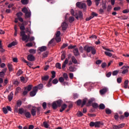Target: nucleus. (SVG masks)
<instances>
[{"label":"nucleus","instance_id":"nucleus-15","mask_svg":"<svg viewBox=\"0 0 129 129\" xmlns=\"http://www.w3.org/2000/svg\"><path fill=\"white\" fill-rule=\"evenodd\" d=\"M102 6L103 10H105L107 8L106 0H102Z\"/></svg>","mask_w":129,"mask_h":129},{"label":"nucleus","instance_id":"nucleus-27","mask_svg":"<svg viewBox=\"0 0 129 129\" xmlns=\"http://www.w3.org/2000/svg\"><path fill=\"white\" fill-rule=\"evenodd\" d=\"M69 70L71 72H75L76 71V68H75V67L71 66L69 68Z\"/></svg>","mask_w":129,"mask_h":129},{"label":"nucleus","instance_id":"nucleus-60","mask_svg":"<svg viewBox=\"0 0 129 129\" xmlns=\"http://www.w3.org/2000/svg\"><path fill=\"white\" fill-rule=\"evenodd\" d=\"M124 116L125 117H126V118L128 117V116H129V112H127V111L124 112Z\"/></svg>","mask_w":129,"mask_h":129},{"label":"nucleus","instance_id":"nucleus-41","mask_svg":"<svg viewBox=\"0 0 129 129\" xmlns=\"http://www.w3.org/2000/svg\"><path fill=\"white\" fill-rule=\"evenodd\" d=\"M118 18L121 19V20H127L128 17L126 16L125 15H123V16L119 17Z\"/></svg>","mask_w":129,"mask_h":129},{"label":"nucleus","instance_id":"nucleus-36","mask_svg":"<svg viewBox=\"0 0 129 129\" xmlns=\"http://www.w3.org/2000/svg\"><path fill=\"white\" fill-rule=\"evenodd\" d=\"M9 72H11L13 71V65L11 63H8V64Z\"/></svg>","mask_w":129,"mask_h":129},{"label":"nucleus","instance_id":"nucleus-4","mask_svg":"<svg viewBox=\"0 0 129 129\" xmlns=\"http://www.w3.org/2000/svg\"><path fill=\"white\" fill-rule=\"evenodd\" d=\"M22 12L25 14V19H28L29 18H30L31 16V12L28 11L26 7H23L22 9Z\"/></svg>","mask_w":129,"mask_h":129},{"label":"nucleus","instance_id":"nucleus-16","mask_svg":"<svg viewBox=\"0 0 129 129\" xmlns=\"http://www.w3.org/2000/svg\"><path fill=\"white\" fill-rule=\"evenodd\" d=\"M66 108H67V105L64 103L61 106V108L59 109V111L60 112H62L63 111L65 110Z\"/></svg>","mask_w":129,"mask_h":129},{"label":"nucleus","instance_id":"nucleus-12","mask_svg":"<svg viewBox=\"0 0 129 129\" xmlns=\"http://www.w3.org/2000/svg\"><path fill=\"white\" fill-rule=\"evenodd\" d=\"M108 91V89L107 88H103L102 89L100 90V94L101 95H104Z\"/></svg>","mask_w":129,"mask_h":129},{"label":"nucleus","instance_id":"nucleus-19","mask_svg":"<svg viewBox=\"0 0 129 129\" xmlns=\"http://www.w3.org/2000/svg\"><path fill=\"white\" fill-rule=\"evenodd\" d=\"M14 97V94L13 92H10V95L8 96V100L10 102L12 101Z\"/></svg>","mask_w":129,"mask_h":129},{"label":"nucleus","instance_id":"nucleus-47","mask_svg":"<svg viewBox=\"0 0 129 129\" xmlns=\"http://www.w3.org/2000/svg\"><path fill=\"white\" fill-rule=\"evenodd\" d=\"M77 114V116L79 117H82V116H83V113L81 111H79V110L78 111Z\"/></svg>","mask_w":129,"mask_h":129},{"label":"nucleus","instance_id":"nucleus-8","mask_svg":"<svg viewBox=\"0 0 129 129\" xmlns=\"http://www.w3.org/2000/svg\"><path fill=\"white\" fill-rule=\"evenodd\" d=\"M37 92H38L37 87L35 86L34 87H33L32 91L30 92V96L31 97L35 96L36 95Z\"/></svg>","mask_w":129,"mask_h":129},{"label":"nucleus","instance_id":"nucleus-6","mask_svg":"<svg viewBox=\"0 0 129 129\" xmlns=\"http://www.w3.org/2000/svg\"><path fill=\"white\" fill-rule=\"evenodd\" d=\"M87 99V98H84L83 99V101L81 99H78L76 101L77 105L78 106H80L81 105V107L83 108L84 106H85L86 104Z\"/></svg>","mask_w":129,"mask_h":129},{"label":"nucleus","instance_id":"nucleus-7","mask_svg":"<svg viewBox=\"0 0 129 129\" xmlns=\"http://www.w3.org/2000/svg\"><path fill=\"white\" fill-rule=\"evenodd\" d=\"M22 23V24L19 23V28H20V30H25V26L28 25V21H24Z\"/></svg>","mask_w":129,"mask_h":129},{"label":"nucleus","instance_id":"nucleus-52","mask_svg":"<svg viewBox=\"0 0 129 129\" xmlns=\"http://www.w3.org/2000/svg\"><path fill=\"white\" fill-rule=\"evenodd\" d=\"M5 76V72H0V77L1 78H4Z\"/></svg>","mask_w":129,"mask_h":129},{"label":"nucleus","instance_id":"nucleus-39","mask_svg":"<svg viewBox=\"0 0 129 129\" xmlns=\"http://www.w3.org/2000/svg\"><path fill=\"white\" fill-rule=\"evenodd\" d=\"M105 112L107 114H110L112 113L111 110L109 108H106Z\"/></svg>","mask_w":129,"mask_h":129},{"label":"nucleus","instance_id":"nucleus-9","mask_svg":"<svg viewBox=\"0 0 129 129\" xmlns=\"http://www.w3.org/2000/svg\"><path fill=\"white\" fill-rule=\"evenodd\" d=\"M23 15V14L19 12L16 14V16H17V18H18V20L20 21V22H24V20L23 18H22V16Z\"/></svg>","mask_w":129,"mask_h":129},{"label":"nucleus","instance_id":"nucleus-37","mask_svg":"<svg viewBox=\"0 0 129 129\" xmlns=\"http://www.w3.org/2000/svg\"><path fill=\"white\" fill-rule=\"evenodd\" d=\"M36 87L37 89L41 90L43 88V84H38L37 86H36Z\"/></svg>","mask_w":129,"mask_h":129},{"label":"nucleus","instance_id":"nucleus-59","mask_svg":"<svg viewBox=\"0 0 129 129\" xmlns=\"http://www.w3.org/2000/svg\"><path fill=\"white\" fill-rule=\"evenodd\" d=\"M87 4L89 7H90L92 5V1L91 0H87Z\"/></svg>","mask_w":129,"mask_h":129},{"label":"nucleus","instance_id":"nucleus-22","mask_svg":"<svg viewBox=\"0 0 129 129\" xmlns=\"http://www.w3.org/2000/svg\"><path fill=\"white\" fill-rule=\"evenodd\" d=\"M38 49L41 52L45 51L47 50V47L45 46H41L40 47H39Z\"/></svg>","mask_w":129,"mask_h":129},{"label":"nucleus","instance_id":"nucleus-63","mask_svg":"<svg viewBox=\"0 0 129 129\" xmlns=\"http://www.w3.org/2000/svg\"><path fill=\"white\" fill-rule=\"evenodd\" d=\"M122 13H123V14H127L129 13V9H125L124 10H123V11H122Z\"/></svg>","mask_w":129,"mask_h":129},{"label":"nucleus","instance_id":"nucleus-49","mask_svg":"<svg viewBox=\"0 0 129 129\" xmlns=\"http://www.w3.org/2000/svg\"><path fill=\"white\" fill-rule=\"evenodd\" d=\"M98 16V15L97 14L95 13V12H92L91 14V17H92V18L93 19L94 17H97Z\"/></svg>","mask_w":129,"mask_h":129},{"label":"nucleus","instance_id":"nucleus-58","mask_svg":"<svg viewBox=\"0 0 129 129\" xmlns=\"http://www.w3.org/2000/svg\"><path fill=\"white\" fill-rule=\"evenodd\" d=\"M3 112L5 113V114H7L8 111V110H7V108H6V107H4L3 108Z\"/></svg>","mask_w":129,"mask_h":129},{"label":"nucleus","instance_id":"nucleus-21","mask_svg":"<svg viewBox=\"0 0 129 129\" xmlns=\"http://www.w3.org/2000/svg\"><path fill=\"white\" fill-rule=\"evenodd\" d=\"M94 99L93 98H90L88 100V102L86 103L87 106H89L91 104V103L94 101Z\"/></svg>","mask_w":129,"mask_h":129},{"label":"nucleus","instance_id":"nucleus-13","mask_svg":"<svg viewBox=\"0 0 129 129\" xmlns=\"http://www.w3.org/2000/svg\"><path fill=\"white\" fill-rule=\"evenodd\" d=\"M69 61V59L68 58H66L64 60V61L62 63V69L64 70L66 67V64H68V62Z\"/></svg>","mask_w":129,"mask_h":129},{"label":"nucleus","instance_id":"nucleus-30","mask_svg":"<svg viewBox=\"0 0 129 129\" xmlns=\"http://www.w3.org/2000/svg\"><path fill=\"white\" fill-rule=\"evenodd\" d=\"M101 125V122L98 121L97 122H95V127H100Z\"/></svg>","mask_w":129,"mask_h":129},{"label":"nucleus","instance_id":"nucleus-42","mask_svg":"<svg viewBox=\"0 0 129 129\" xmlns=\"http://www.w3.org/2000/svg\"><path fill=\"white\" fill-rule=\"evenodd\" d=\"M119 72V70H116L113 72L112 75L113 76H117Z\"/></svg>","mask_w":129,"mask_h":129},{"label":"nucleus","instance_id":"nucleus-50","mask_svg":"<svg viewBox=\"0 0 129 129\" xmlns=\"http://www.w3.org/2000/svg\"><path fill=\"white\" fill-rule=\"evenodd\" d=\"M52 84L54 85H56L58 83V80L57 79H54L52 80Z\"/></svg>","mask_w":129,"mask_h":129},{"label":"nucleus","instance_id":"nucleus-44","mask_svg":"<svg viewBox=\"0 0 129 129\" xmlns=\"http://www.w3.org/2000/svg\"><path fill=\"white\" fill-rule=\"evenodd\" d=\"M32 86L31 85H29L28 86L26 87V89L27 90L28 92L32 90Z\"/></svg>","mask_w":129,"mask_h":129},{"label":"nucleus","instance_id":"nucleus-38","mask_svg":"<svg viewBox=\"0 0 129 129\" xmlns=\"http://www.w3.org/2000/svg\"><path fill=\"white\" fill-rule=\"evenodd\" d=\"M21 3L24 5H27L29 3V0H21Z\"/></svg>","mask_w":129,"mask_h":129},{"label":"nucleus","instance_id":"nucleus-31","mask_svg":"<svg viewBox=\"0 0 129 129\" xmlns=\"http://www.w3.org/2000/svg\"><path fill=\"white\" fill-rule=\"evenodd\" d=\"M17 44V43L15 42V41H13L11 43L9 44V45H8V47L11 48L13 46H15Z\"/></svg>","mask_w":129,"mask_h":129},{"label":"nucleus","instance_id":"nucleus-18","mask_svg":"<svg viewBox=\"0 0 129 129\" xmlns=\"http://www.w3.org/2000/svg\"><path fill=\"white\" fill-rule=\"evenodd\" d=\"M36 113H37V110L35 108H32L31 110V115L33 116H36Z\"/></svg>","mask_w":129,"mask_h":129},{"label":"nucleus","instance_id":"nucleus-56","mask_svg":"<svg viewBox=\"0 0 129 129\" xmlns=\"http://www.w3.org/2000/svg\"><path fill=\"white\" fill-rule=\"evenodd\" d=\"M69 20L70 22L72 23L75 20V19L73 17H71L69 18Z\"/></svg>","mask_w":129,"mask_h":129},{"label":"nucleus","instance_id":"nucleus-1","mask_svg":"<svg viewBox=\"0 0 129 129\" xmlns=\"http://www.w3.org/2000/svg\"><path fill=\"white\" fill-rule=\"evenodd\" d=\"M63 100H58L55 101H54L52 104V107L53 109H57V107H60L63 103Z\"/></svg>","mask_w":129,"mask_h":129},{"label":"nucleus","instance_id":"nucleus-45","mask_svg":"<svg viewBox=\"0 0 129 129\" xmlns=\"http://www.w3.org/2000/svg\"><path fill=\"white\" fill-rule=\"evenodd\" d=\"M66 59V53L64 52H63L61 56V60L62 61H63Z\"/></svg>","mask_w":129,"mask_h":129},{"label":"nucleus","instance_id":"nucleus-23","mask_svg":"<svg viewBox=\"0 0 129 129\" xmlns=\"http://www.w3.org/2000/svg\"><path fill=\"white\" fill-rule=\"evenodd\" d=\"M25 33H27L28 35H30V34H32L33 32H31V30L29 29V28H25Z\"/></svg>","mask_w":129,"mask_h":129},{"label":"nucleus","instance_id":"nucleus-24","mask_svg":"<svg viewBox=\"0 0 129 129\" xmlns=\"http://www.w3.org/2000/svg\"><path fill=\"white\" fill-rule=\"evenodd\" d=\"M49 76H45L41 77L42 82L47 81L49 80Z\"/></svg>","mask_w":129,"mask_h":129},{"label":"nucleus","instance_id":"nucleus-25","mask_svg":"<svg viewBox=\"0 0 129 129\" xmlns=\"http://www.w3.org/2000/svg\"><path fill=\"white\" fill-rule=\"evenodd\" d=\"M22 61L24 62V63H26L27 65L28 66H32V64L31 62H28L27 60H25L24 58H23L22 59Z\"/></svg>","mask_w":129,"mask_h":129},{"label":"nucleus","instance_id":"nucleus-40","mask_svg":"<svg viewBox=\"0 0 129 129\" xmlns=\"http://www.w3.org/2000/svg\"><path fill=\"white\" fill-rule=\"evenodd\" d=\"M48 51H46L42 53V58H46L48 56Z\"/></svg>","mask_w":129,"mask_h":129},{"label":"nucleus","instance_id":"nucleus-64","mask_svg":"<svg viewBox=\"0 0 129 129\" xmlns=\"http://www.w3.org/2000/svg\"><path fill=\"white\" fill-rule=\"evenodd\" d=\"M117 81L118 84H120L122 82V79L121 78H118L117 79Z\"/></svg>","mask_w":129,"mask_h":129},{"label":"nucleus","instance_id":"nucleus-53","mask_svg":"<svg viewBox=\"0 0 129 129\" xmlns=\"http://www.w3.org/2000/svg\"><path fill=\"white\" fill-rule=\"evenodd\" d=\"M58 81L60 83H63L64 82V79L63 77H61L59 78Z\"/></svg>","mask_w":129,"mask_h":129},{"label":"nucleus","instance_id":"nucleus-20","mask_svg":"<svg viewBox=\"0 0 129 129\" xmlns=\"http://www.w3.org/2000/svg\"><path fill=\"white\" fill-rule=\"evenodd\" d=\"M73 52L75 56H78L80 55L79 50L78 48H75L73 49Z\"/></svg>","mask_w":129,"mask_h":129},{"label":"nucleus","instance_id":"nucleus-61","mask_svg":"<svg viewBox=\"0 0 129 129\" xmlns=\"http://www.w3.org/2000/svg\"><path fill=\"white\" fill-rule=\"evenodd\" d=\"M29 52L30 53H36V50H34L33 49H31L29 50Z\"/></svg>","mask_w":129,"mask_h":129},{"label":"nucleus","instance_id":"nucleus-32","mask_svg":"<svg viewBox=\"0 0 129 129\" xmlns=\"http://www.w3.org/2000/svg\"><path fill=\"white\" fill-rule=\"evenodd\" d=\"M78 16L79 17L80 20L83 19V13H82V11H79Z\"/></svg>","mask_w":129,"mask_h":129},{"label":"nucleus","instance_id":"nucleus-34","mask_svg":"<svg viewBox=\"0 0 129 129\" xmlns=\"http://www.w3.org/2000/svg\"><path fill=\"white\" fill-rule=\"evenodd\" d=\"M61 63H59V62H57L56 64H55V67L56 68H57L59 70H61Z\"/></svg>","mask_w":129,"mask_h":129},{"label":"nucleus","instance_id":"nucleus-2","mask_svg":"<svg viewBox=\"0 0 129 129\" xmlns=\"http://www.w3.org/2000/svg\"><path fill=\"white\" fill-rule=\"evenodd\" d=\"M84 49L87 53H89L91 51L92 54L93 55L95 54L96 53V51L94 47L85 46L84 47Z\"/></svg>","mask_w":129,"mask_h":129},{"label":"nucleus","instance_id":"nucleus-28","mask_svg":"<svg viewBox=\"0 0 129 129\" xmlns=\"http://www.w3.org/2000/svg\"><path fill=\"white\" fill-rule=\"evenodd\" d=\"M72 61L74 64H77V59L75 58V56H72Z\"/></svg>","mask_w":129,"mask_h":129},{"label":"nucleus","instance_id":"nucleus-48","mask_svg":"<svg viewBox=\"0 0 129 129\" xmlns=\"http://www.w3.org/2000/svg\"><path fill=\"white\" fill-rule=\"evenodd\" d=\"M51 78L54 79L56 77V72L55 71L51 72Z\"/></svg>","mask_w":129,"mask_h":129},{"label":"nucleus","instance_id":"nucleus-57","mask_svg":"<svg viewBox=\"0 0 129 129\" xmlns=\"http://www.w3.org/2000/svg\"><path fill=\"white\" fill-rule=\"evenodd\" d=\"M55 39L57 42H60L61 41V38L60 37H55Z\"/></svg>","mask_w":129,"mask_h":129},{"label":"nucleus","instance_id":"nucleus-51","mask_svg":"<svg viewBox=\"0 0 129 129\" xmlns=\"http://www.w3.org/2000/svg\"><path fill=\"white\" fill-rule=\"evenodd\" d=\"M63 77L66 81H68V75L66 73L63 74Z\"/></svg>","mask_w":129,"mask_h":129},{"label":"nucleus","instance_id":"nucleus-55","mask_svg":"<svg viewBox=\"0 0 129 129\" xmlns=\"http://www.w3.org/2000/svg\"><path fill=\"white\" fill-rule=\"evenodd\" d=\"M104 53H105V54L106 55H107V56H108L111 57V56H112V54L111 53L109 52L105 51Z\"/></svg>","mask_w":129,"mask_h":129},{"label":"nucleus","instance_id":"nucleus-33","mask_svg":"<svg viewBox=\"0 0 129 129\" xmlns=\"http://www.w3.org/2000/svg\"><path fill=\"white\" fill-rule=\"evenodd\" d=\"M43 125L44 126V127L46 128H48L49 126V125H48L47 122H46V121H44L43 123Z\"/></svg>","mask_w":129,"mask_h":129},{"label":"nucleus","instance_id":"nucleus-14","mask_svg":"<svg viewBox=\"0 0 129 129\" xmlns=\"http://www.w3.org/2000/svg\"><path fill=\"white\" fill-rule=\"evenodd\" d=\"M24 115H25V117L27 118H30V117H31V114L29 111H25Z\"/></svg>","mask_w":129,"mask_h":129},{"label":"nucleus","instance_id":"nucleus-29","mask_svg":"<svg viewBox=\"0 0 129 129\" xmlns=\"http://www.w3.org/2000/svg\"><path fill=\"white\" fill-rule=\"evenodd\" d=\"M25 112V111L23 108H21L18 109V113L20 114H23V113L24 114Z\"/></svg>","mask_w":129,"mask_h":129},{"label":"nucleus","instance_id":"nucleus-54","mask_svg":"<svg viewBox=\"0 0 129 129\" xmlns=\"http://www.w3.org/2000/svg\"><path fill=\"white\" fill-rule=\"evenodd\" d=\"M92 106L94 108H97L98 107V104L97 103H93L92 104Z\"/></svg>","mask_w":129,"mask_h":129},{"label":"nucleus","instance_id":"nucleus-17","mask_svg":"<svg viewBox=\"0 0 129 129\" xmlns=\"http://www.w3.org/2000/svg\"><path fill=\"white\" fill-rule=\"evenodd\" d=\"M61 27L63 30H66L67 29V27H68V24H67L66 22H63L61 24Z\"/></svg>","mask_w":129,"mask_h":129},{"label":"nucleus","instance_id":"nucleus-35","mask_svg":"<svg viewBox=\"0 0 129 129\" xmlns=\"http://www.w3.org/2000/svg\"><path fill=\"white\" fill-rule=\"evenodd\" d=\"M23 74V71H22V70L20 69L18 70V71L17 72V73H16V75L17 76H20Z\"/></svg>","mask_w":129,"mask_h":129},{"label":"nucleus","instance_id":"nucleus-43","mask_svg":"<svg viewBox=\"0 0 129 129\" xmlns=\"http://www.w3.org/2000/svg\"><path fill=\"white\" fill-rule=\"evenodd\" d=\"M99 108L100 109H104L105 108V105L103 103H101L99 105Z\"/></svg>","mask_w":129,"mask_h":129},{"label":"nucleus","instance_id":"nucleus-46","mask_svg":"<svg viewBox=\"0 0 129 129\" xmlns=\"http://www.w3.org/2000/svg\"><path fill=\"white\" fill-rule=\"evenodd\" d=\"M16 105L18 107H20L22 105V101L20 100H18L16 103Z\"/></svg>","mask_w":129,"mask_h":129},{"label":"nucleus","instance_id":"nucleus-3","mask_svg":"<svg viewBox=\"0 0 129 129\" xmlns=\"http://www.w3.org/2000/svg\"><path fill=\"white\" fill-rule=\"evenodd\" d=\"M76 6L79 9H83L84 12L87 10V5L85 3H82V2H77Z\"/></svg>","mask_w":129,"mask_h":129},{"label":"nucleus","instance_id":"nucleus-26","mask_svg":"<svg viewBox=\"0 0 129 129\" xmlns=\"http://www.w3.org/2000/svg\"><path fill=\"white\" fill-rule=\"evenodd\" d=\"M128 83V80H125L124 82V88H125V89L127 88Z\"/></svg>","mask_w":129,"mask_h":129},{"label":"nucleus","instance_id":"nucleus-11","mask_svg":"<svg viewBox=\"0 0 129 129\" xmlns=\"http://www.w3.org/2000/svg\"><path fill=\"white\" fill-rule=\"evenodd\" d=\"M27 60H28V61H35V57L34 56H33L32 54H29L27 56Z\"/></svg>","mask_w":129,"mask_h":129},{"label":"nucleus","instance_id":"nucleus-10","mask_svg":"<svg viewBox=\"0 0 129 129\" xmlns=\"http://www.w3.org/2000/svg\"><path fill=\"white\" fill-rule=\"evenodd\" d=\"M124 125H125L124 123H122L118 125H113L112 126V128H113V129H120V128H123L124 126Z\"/></svg>","mask_w":129,"mask_h":129},{"label":"nucleus","instance_id":"nucleus-62","mask_svg":"<svg viewBox=\"0 0 129 129\" xmlns=\"http://www.w3.org/2000/svg\"><path fill=\"white\" fill-rule=\"evenodd\" d=\"M68 46V44L67 43H63V45L61 46V48L63 49L66 47Z\"/></svg>","mask_w":129,"mask_h":129},{"label":"nucleus","instance_id":"nucleus-5","mask_svg":"<svg viewBox=\"0 0 129 129\" xmlns=\"http://www.w3.org/2000/svg\"><path fill=\"white\" fill-rule=\"evenodd\" d=\"M20 36H22L23 41L29 40L30 37V35H26V32L24 31V30H21V32H20Z\"/></svg>","mask_w":129,"mask_h":129}]
</instances>
